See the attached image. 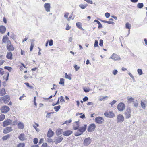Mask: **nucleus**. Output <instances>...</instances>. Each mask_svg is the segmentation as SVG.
<instances>
[{"instance_id":"f257e3e1","label":"nucleus","mask_w":147,"mask_h":147,"mask_svg":"<svg viewBox=\"0 0 147 147\" xmlns=\"http://www.w3.org/2000/svg\"><path fill=\"white\" fill-rule=\"evenodd\" d=\"M87 125L85 124L84 126L80 127L78 129V131L79 132H76L75 134V136H79L81 135L83 132H84L86 129Z\"/></svg>"},{"instance_id":"f03ea898","label":"nucleus","mask_w":147,"mask_h":147,"mask_svg":"<svg viewBox=\"0 0 147 147\" xmlns=\"http://www.w3.org/2000/svg\"><path fill=\"white\" fill-rule=\"evenodd\" d=\"M131 111L130 108L126 109L124 113L126 119H129L131 117Z\"/></svg>"},{"instance_id":"7ed1b4c3","label":"nucleus","mask_w":147,"mask_h":147,"mask_svg":"<svg viewBox=\"0 0 147 147\" xmlns=\"http://www.w3.org/2000/svg\"><path fill=\"white\" fill-rule=\"evenodd\" d=\"M125 105L122 102L119 103L117 105V108L119 111H122L125 109Z\"/></svg>"},{"instance_id":"20e7f679","label":"nucleus","mask_w":147,"mask_h":147,"mask_svg":"<svg viewBox=\"0 0 147 147\" xmlns=\"http://www.w3.org/2000/svg\"><path fill=\"white\" fill-rule=\"evenodd\" d=\"M124 118L123 116L121 114H119L117 116V122L118 123H121L123 122L124 120Z\"/></svg>"},{"instance_id":"39448f33","label":"nucleus","mask_w":147,"mask_h":147,"mask_svg":"<svg viewBox=\"0 0 147 147\" xmlns=\"http://www.w3.org/2000/svg\"><path fill=\"white\" fill-rule=\"evenodd\" d=\"M1 109L2 113H6L9 111L10 108L8 106H4L1 107Z\"/></svg>"},{"instance_id":"423d86ee","label":"nucleus","mask_w":147,"mask_h":147,"mask_svg":"<svg viewBox=\"0 0 147 147\" xmlns=\"http://www.w3.org/2000/svg\"><path fill=\"white\" fill-rule=\"evenodd\" d=\"M103 118L100 117H96L95 119V121L98 124H102L104 121Z\"/></svg>"},{"instance_id":"0eeeda50","label":"nucleus","mask_w":147,"mask_h":147,"mask_svg":"<svg viewBox=\"0 0 147 147\" xmlns=\"http://www.w3.org/2000/svg\"><path fill=\"white\" fill-rule=\"evenodd\" d=\"M104 115L106 117L110 118H112L115 116L114 114L111 111L105 112L104 113Z\"/></svg>"},{"instance_id":"6e6552de","label":"nucleus","mask_w":147,"mask_h":147,"mask_svg":"<svg viewBox=\"0 0 147 147\" xmlns=\"http://www.w3.org/2000/svg\"><path fill=\"white\" fill-rule=\"evenodd\" d=\"M12 122V121L9 119L3 122V126L5 127L8 125H11Z\"/></svg>"},{"instance_id":"1a4fd4ad","label":"nucleus","mask_w":147,"mask_h":147,"mask_svg":"<svg viewBox=\"0 0 147 147\" xmlns=\"http://www.w3.org/2000/svg\"><path fill=\"white\" fill-rule=\"evenodd\" d=\"M7 47L9 51H12L14 49V47L11 44V42L10 41H8Z\"/></svg>"},{"instance_id":"9d476101","label":"nucleus","mask_w":147,"mask_h":147,"mask_svg":"<svg viewBox=\"0 0 147 147\" xmlns=\"http://www.w3.org/2000/svg\"><path fill=\"white\" fill-rule=\"evenodd\" d=\"M96 126L94 124H91L88 128L87 130L89 132L93 131H94Z\"/></svg>"},{"instance_id":"9b49d317","label":"nucleus","mask_w":147,"mask_h":147,"mask_svg":"<svg viewBox=\"0 0 147 147\" xmlns=\"http://www.w3.org/2000/svg\"><path fill=\"white\" fill-rule=\"evenodd\" d=\"M91 142V140L90 137L85 139L84 141V144L86 146L89 145Z\"/></svg>"},{"instance_id":"f8f14e48","label":"nucleus","mask_w":147,"mask_h":147,"mask_svg":"<svg viewBox=\"0 0 147 147\" xmlns=\"http://www.w3.org/2000/svg\"><path fill=\"white\" fill-rule=\"evenodd\" d=\"M44 7L46 11L47 12L50 11L51 8L50 4L49 3H46L44 5Z\"/></svg>"},{"instance_id":"ddd939ff","label":"nucleus","mask_w":147,"mask_h":147,"mask_svg":"<svg viewBox=\"0 0 147 147\" xmlns=\"http://www.w3.org/2000/svg\"><path fill=\"white\" fill-rule=\"evenodd\" d=\"M12 131L11 127H7L4 129L3 130V133L4 134H7Z\"/></svg>"},{"instance_id":"4468645a","label":"nucleus","mask_w":147,"mask_h":147,"mask_svg":"<svg viewBox=\"0 0 147 147\" xmlns=\"http://www.w3.org/2000/svg\"><path fill=\"white\" fill-rule=\"evenodd\" d=\"M72 132H73L72 131L69 130H68L63 132V134L65 136H67L71 134L72 133Z\"/></svg>"},{"instance_id":"2eb2a0df","label":"nucleus","mask_w":147,"mask_h":147,"mask_svg":"<svg viewBox=\"0 0 147 147\" xmlns=\"http://www.w3.org/2000/svg\"><path fill=\"white\" fill-rule=\"evenodd\" d=\"M63 139V138L61 136H59L56 138L54 142H55V144H57L61 142L62 141Z\"/></svg>"},{"instance_id":"dca6fc26","label":"nucleus","mask_w":147,"mask_h":147,"mask_svg":"<svg viewBox=\"0 0 147 147\" xmlns=\"http://www.w3.org/2000/svg\"><path fill=\"white\" fill-rule=\"evenodd\" d=\"M10 99L9 96L7 95H6L3 98L2 100L4 103H6L9 102Z\"/></svg>"},{"instance_id":"f3484780","label":"nucleus","mask_w":147,"mask_h":147,"mask_svg":"<svg viewBox=\"0 0 147 147\" xmlns=\"http://www.w3.org/2000/svg\"><path fill=\"white\" fill-rule=\"evenodd\" d=\"M111 58L115 61L120 59V57L119 56L114 53L113 54Z\"/></svg>"},{"instance_id":"a211bd4d","label":"nucleus","mask_w":147,"mask_h":147,"mask_svg":"<svg viewBox=\"0 0 147 147\" xmlns=\"http://www.w3.org/2000/svg\"><path fill=\"white\" fill-rule=\"evenodd\" d=\"M54 134V132L51 129L49 130L47 134V136L49 138H51L52 137Z\"/></svg>"},{"instance_id":"6ab92c4d","label":"nucleus","mask_w":147,"mask_h":147,"mask_svg":"<svg viewBox=\"0 0 147 147\" xmlns=\"http://www.w3.org/2000/svg\"><path fill=\"white\" fill-rule=\"evenodd\" d=\"M6 30V27L3 26L1 25L0 26V33L3 34L4 33Z\"/></svg>"},{"instance_id":"aec40b11","label":"nucleus","mask_w":147,"mask_h":147,"mask_svg":"<svg viewBox=\"0 0 147 147\" xmlns=\"http://www.w3.org/2000/svg\"><path fill=\"white\" fill-rule=\"evenodd\" d=\"M24 136L25 135L24 133L20 134L18 137L19 139L22 141H24L26 140V138L24 137Z\"/></svg>"},{"instance_id":"412c9836","label":"nucleus","mask_w":147,"mask_h":147,"mask_svg":"<svg viewBox=\"0 0 147 147\" xmlns=\"http://www.w3.org/2000/svg\"><path fill=\"white\" fill-rule=\"evenodd\" d=\"M9 38L7 35L3 36L2 40L3 42L4 43H7V44L8 41H10L9 40Z\"/></svg>"},{"instance_id":"4be33fe9","label":"nucleus","mask_w":147,"mask_h":147,"mask_svg":"<svg viewBox=\"0 0 147 147\" xmlns=\"http://www.w3.org/2000/svg\"><path fill=\"white\" fill-rule=\"evenodd\" d=\"M6 57L8 59L11 60L12 59V54L11 52H8L6 55Z\"/></svg>"},{"instance_id":"5701e85b","label":"nucleus","mask_w":147,"mask_h":147,"mask_svg":"<svg viewBox=\"0 0 147 147\" xmlns=\"http://www.w3.org/2000/svg\"><path fill=\"white\" fill-rule=\"evenodd\" d=\"M76 25L77 28H78L79 29L81 30L83 29V28L82 26V24L81 22H77L76 23Z\"/></svg>"},{"instance_id":"b1692460","label":"nucleus","mask_w":147,"mask_h":147,"mask_svg":"<svg viewBox=\"0 0 147 147\" xmlns=\"http://www.w3.org/2000/svg\"><path fill=\"white\" fill-rule=\"evenodd\" d=\"M87 5H88L86 4H80L79 5V7H80L81 9H85L87 6Z\"/></svg>"},{"instance_id":"393cba45","label":"nucleus","mask_w":147,"mask_h":147,"mask_svg":"<svg viewBox=\"0 0 147 147\" xmlns=\"http://www.w3.org/2000/svg\"><path fill=\"white\" fill-rule=\"evenodd\" d=\"M18 126L19 128L23 129L24 128V125L23 123L20 122L18 124Z\"/></svg>"},{"instance_id":"a878e982","label":"nucleus","mask_w":147,"mask_h":147,"mask_svg":"<svg viewBox=\"0 0 147 147\" xmlns=\"http://www.w3.org/2000/svg\"><path fill=\"white\" fill-rule=\"evenodd\" d=\"M79 126V123H77V124H74L73 125V129L74 130L78 129Z\"/></svg>"},{"instance_id":"bb28decb","label":"nucleus","mask_w":147,"mask_h":147,"mask_svg":"<svg viewBox=\"0 0 147 147\" xmlns=\"http://www.w3.org/2000/svg\"><path fill=\"white\" fill-rule=\"evenodd\" d=\"M62 132V129H58L57 130L56 134L57 135H59L61 134Z\"/></svg>"},{"instance_id":"cd10ccee","label":"nucleus","mask_w":147,"mask_h":147,"mask_svg":"<svg viewBox=\"0 0 147 147\" xmlns=\"http://www.w3.org/2000/svg\"><path fill=\"white\" fill-rule=\"evenodd\" d=\"M59 84L62 85L63 86L64 85V79L63 78L60 79V81L59 82Z\"/></svg>"},{"instance_id":"c85d7f7f","label":"nucleus","mask_w":147,"mask_h":147,"mask_svg":"<svg viewBox=\"0 0 147 147\" xmlns=\"http://www.w3.org/2000/svg\"><path fill=\"white\" fill-rule=\"evenodd\" d=\"M10 136L9 134H7L2 137V139L3 140H7L8 138H9Z\"/></svg>"},{"instance_id":"c756f323","label":"nucleus","mask_w":147,"mask_h":147,"mask_svg":"<svg viewBox=\"0 0 147 147\" xmlns=\"http://www.w3.org/2000/svg\"><path fill=\"white\" fill-rule=\"evenodd\" d=\"M9 75V73H7V75H4L3 77L4 79L6 81L8 80V77Z\"/></svg>"},{"instance_id":"7c9ffc66","label":"nucleus","mask_w":147,"mask_h":147,"mask_svg":"<svg viewBox=\"0 0 147 147\" xmlns=\"http://www.w3.org/2000/svg\"><path fill=\"white\" fill-rule=\"evenodd\" d=\"M143 4L142 3H139L138 4L137 6L138 8L141 9L143 7Z\"/></svg>"},{"instance_id":"2f4dec72","label":"nucleus","mask_w":147,"mask_h":147,"mask_svg":"<svg viewBox=\"0 0 147 147\" xmlns=\"http://www.w3.org/2000/svg\"><path fill=\"white\" fill-rule=\"evenodd\" d=\"M5 115L4 114H2L0 115V121H3L5 118Z\"/></svg>"},{"instance_id":"473e14b6","label":"nucleus","mask_w":147,"mask_h":147,"mask_svg":"<svg viewBox=\"0 0 147 147\" xmlns=\"http://www.w3.org/2000/svg\"><path fill=\"white\" fill-rule=\"evenodd\" d=\"M60 107H61L59 105L58 106H55L54 107V109L55 110V111L56 112H57L59 111V110L60 109Z\"/></svg>"},{"instance_id":"72a5a7b5","label":"nucleus","mask_w":147,"mask_h":147,"mask_svg":"<svg viewBox=\"0 0 147 147\" xmlns=\"http://www.w3.org/2000/svg\"><path fill=\"white\" fill-rule=\"evenodd\" d=\"M25 144L24 143H20L17 146V147H24Z\"/></svg>"},{"instance_id":"f704fd0d","label":"nucleus","mask_w":147,"mask_h":147,"mask_svg":"<svg viewBox=\"0 0 147 147\" xmlns=\"http://www.w3.org/2000/svg\"><path fill=\"white\" fill-rule=\"evenodd\" d=\"M4 69H5L7 70L10 72L12 70V68L10 67L5 66L4 67Z\"/></svg>"},{"instance_id":"c9c22d12","label":"nucleus","mask_w":147,"mask_h":147,"mask_svg":"<svg viewBox=\"0 0 147 147\" xmlns=\"http://www.w3.org/2000/svg\"><path fill=\"white\" fill-rule=\"evenodd\" d=\"M5 93L6 92L4 89H2L0 90V94L2 95L5 94Z\"/></svg>"},{"instance_id":"e433bc0d","label":"nucleus","mask_w":147,"mask_h":147,"mask_svg":"<svg viewBox=\"0 0 147 147\" xmlns=\"http://www.w3.org/2000/svg\"><path fill=\"white\" fill-rule=\"evenodd\" d=\"M125 26L126 28L129 29L131 26V24L129 23H126L125 24Z\"/></svg>"},{"instance_id":"4c0bfd02","label":"nucleus","mask_w":147,"mask_h":147,"mask_svg":"<svg viewBox=\"0 0 147 147\" xmlns=\"http://www.w3.org/2000/svg\"><path fill=\"white\" fill-rule=\"evenodd\" d=\"M137 72L138 74L140 75H141L142 74V70L140 69H138L137 70Z\"/></svg>"},{"instance_id":"58836bf2","label":"nucleus","mask_w":147,"mask_h":147,"mask_svg":"<svg viewBox=\"0 0 147 147\" xmlns=\"http://www.w3.org/2000/svg\"><path fill=\"white\" fill-rule=\"evenodd\" d=\"M128 100V102L129 103H131L134 100V98L132 97H131L130 98H129L128 97L127 98Z\"/></svg>"},{"instance_id":"ea45409f","label":"nucleus","mask_w":147,"mask_h":147,"mask_svg":"<svg viewBox=\"0 0 147 147\" xmlns=\"http://www.w3.org/2000/svg\"><path fill=\"white\" fill-rule=\"evenodd\" d=\"M65 77L66 78L68 79L69 80H71V77L67 75V73L65 74Z\"/></svg>"},{"instance_id":"a19ab883","label":"nucleus","mask_w":147,"mask_h":147,"mask_svg":"<svg viewBox=\"0 0 147 147\" xmlns=\"http://www.w3.org/2000/svg\"><path fill=\"white\" fill-rule=\"evenodd\" d=\"M59 99H60V102H65V100L64 99H63V98L62 96H61L59 98Z\"/></svg>"},{"instance_id":"79ce46f5","label":"nucleus","mask_w":147,"mask_h":147,"mask_svg":"<svg viewBox=\"0 0 147 147\" xmlns=\"http://www.w3.org/2000/svg\"><path fill=\"white\" fill-rule=\"evenodd\" d=\"M71 121L72 120L71 119L69 120V121L67 120L64 123H63V124H66L67 125L69 123H71Z\"/></svg>"},{"instance_id":"37998d69","label":"nucleus","mask_w":147,"mask_h":147,"mask_svg":"<svg viewBox=\"0 0 147 147\" xmlns=\"http://www.w3.org/2000/svg\"><path fill=\"white\" fill-rule=\"evenodd\" d=\"M38 142V139L36 138H34V139L33 142L34 144H36Z\"/></svg>"},{"instance_id":"c03bdc74","label":"nucleus","mask_w":147,"mask_h":147,"mask_svg":"<svg viewBox=\"0 0 147 147\" xmlns=\"http://www.w3.org/2000/svg\"><path fill=\"white\" fill-rule=\"evenodd\" d=\"M94 46L95 47H96L98 46V41L97 40H96L95 41V42H94Z\"/></svg>"},{"instance_id":"a18cd8bd","label":"nucleus","mask_w":147,"mask_h":147,"mask_svg":"<svg viewBox=\"0 0 147 147\" xmlns=\"http://www.w3.org/2000/svg\"><path fill=\"white\" fill-rule=\"evenodd\" d=\"M69 13H65V15H64V17L65 18H67V20L68 21H69V19H68V16L69 15Z\"/></svg>"},{"instance_id":"49530a36","label":"nucleus","mask_w":147,"mask_h":147,"mask_svg":"<svg viewBox=\"0 0 147 147\" xmlns=\"http://www.w3.org/2000/svg\"><path fill=\"white\" fill-rule=\"evenodd\" d=\"M141 104L142 107L143 108L145 109L146 107L145 104L142 101H141Z\"/></svg>"},{"instance_id":"de8ad7c7","label":"nucleus","mask_w":147,"mask_h":147,"mask_svg":"<svg viewBox=\"0 0 147 147\" xmlns=\"http://www.w3.org/2000/svg\"><path fill=\"white\" fill-rule=\"evenodd\" d=\"M97 24L98 25V28L101 29L102 28V26L100 22H98Z\"/></svg>"},{"instance_id":"09e8293b","label":"nucleus","mask_w":147,"mask_h":147,"mask_svg":"<svg viewBox=\"0 0 147 147\" xmlns=\"http://www.w3.org/2000/svg\"><path fill=\"white\" fill-rule=\"evenodd\" d=\"M34 43L32 42L31 43V46H30V51H32V50L33 49L34 47Z\"/></svg>"},{"instance_id":"8fccbe9b","label":"nucleus","mask_w":147,"mask_h":147,"mask_svg":"<svg viewBox=\"0 0 147 147\" xmlns=\"http://www.w3.org/2000/svg\"><path fill=\"white\" fill-rule=\"evenodd\" d=\"M74 68L75 69V70L77 71L79 69L80 67L79 66H78L77 65H75L74 66Z\"/></svg>"},{"instance_id":"3c124183","label":"nucleus","mask_w":147,"mask_h":147,"mask_svg":"<svg viewBox=\"0 0 147 147\" xmlns=\"http://www.w3.org/2000/svg\"><path fill=\"white\" fill-rule=\"evenodd\" d=\"M100 46L102 47L103 46V40L102 39L100 40V43L99 44Z\"/></svg>"},{"instance_id":"603ef678","label":"nucleus","mask_w":147,"mask_h":147,"mask_svg":"<svg viewBox=\"0 0 147 147\" xmlns=\"http://www.w3.org/2000/svg\"><path fill=\"white\" fill-rule=\"evenodd\" d=\"M83 90L86 93L90 91V90L87 88H83Z\"/></svg>"},{"instance_id":"864d4df0","label":"nucleus","mask_w":147,"mask_h":147,"mask_svg":"<svg viewBox=\"0 0 147 147\" xmlns=\"http://www.w3.org/2000/svg\"><path fill=\"white\" fill-rule=\"evenodd\" d=\"M53 41L52 39H51L49 42V45L50 46L53 45Z\"/></svg>"},{"instance_id":"5fc2aeb1","label":"nucleus","mask_w":147,"mask_h":147,"mask_svg":"<svg viewBox=\"0 0 147 147\" xmlns=\"http://www.w3.org/2000/svg\"><path fill=\"white\" fill-rule=\"evenodd\" d=\"M47 142L49 143H51V142H53V140L51 138H47Z\"/></svg>"},{"instance_id":"6e6d98bb","label":"nucleus","mask_w":147,"mask_h":147,"mask_svg":"<svg viewBox=\"0 0 147 147\" xmlns=\"http://www.w3.org/2000/svg\"><path fill=\"white\" fill-rule=\"evenodd\" d=\"M110 16V13H109L107 12L105 14V16L107 18H108Z\"/></svg>"},{"instance_id":"4d7b16f0","label":"nucleus","mask_w":147,"mask_h":147,"mask_svg":"<svg viewBox=\"0 0 147 147\" xmlns=\"http://www.w3.org/2000/svg\"><path fill=\"white\" fill-rule=\"evenodd\" d=\"M118 72V71L117 70H114L113 71V72H112V73H113V74L114 75H116V74H117V73Z\"/></svg>"},{"instance_id":"13d9d810","label":"nucleus","mask_w":147,"mask_h":147,"mask_svg":"<svg viewBox=\"0 0 147 147\" xmlns=\"http://www.w3.org/2000/svg\"><path fill=\"white\" fill-rule=\"evenodd\" d=\"M116 102V101L115 100H113V101L111 102L110 103V104H111V106H112Z\"/></svg>"},{"instance_id":"bf43d9fd","label":"nucleus","mask_w":147,"mask_h":147,"mask_svg":"<svg viewBox=\"0 0 147 147\" xmlns=\"http://www.w3.org/2000/svg\"><path fill=\"white\" fill-rule=\"evenodd\" d=\"M86 1L87 2V3H89L90 4H92L93 3V2L91 0H84Z\"/></svg>"},{"instance_id":"052dcab7","label":"nucleus","mask_w":147,"mask_h":147,"mask_svg":"<svg viewBox=\"0 0 147 147\" xmlns=\"http://www.w3.org/2000/svg\"><path fill=\"white\" fill-rule=\"evenodd\" d=\"M88 98L87 96L85 97L83 99V101L85 102L88 100Z\"/></svg>"},{"instance_id":"680f3d73","label":"nucleus","mask_w":147,"mask_h":147,"mask_svg":"<svg viewBox=\"0 0 147 147\" xmlns=\"http://www.w3.org/2000/svg\"><path fill=\"white\" fill-rule=\"evenodd\" d=\"M71 28V27L68 24H67L66 28V30H69Z\"/></svg>"},{"instance_id":"e2e57ef3","label":"nucleus","mask_w":147,"mask_h":147,"mask_svg":"<svg viewBox=\"0 0 147 147\" xmlns=\"http://www.w3.org/2000/svg\"><path fill=\"white\" fill-rule=\"evenodd\" d=\"M47 144L46 143H43L42 146V147H47Z\"/></svg>"},{"instance_id":"0e129e2a","label":"nucleus","mask_w":147,"mask_h":147,"mask_svg":"<svg viewBox=\"0 0 147 147\" xmlns=\"http://www.w3.org/2000/svg\"><path fill=\"white\" fill-rule=\"evenodd\" d=\"M52 113V112H50V113H48L47 115H46V117H48L49 118V117H50V115L52 114V113Z\"/></svg>"},{"instance_id":"69168bd1","label":"nucleus","mask_w":147,"mask_h":147,"mask_svg":"<svg viewBox=\"0 0 147 147\" xmlns=\"http://www.w3.org/2000/svg\"><path fill=\"white\" fill-rule=\"evenodd\" d=\"M13 124H12L11 125H16L17 124V120H15V121H14L13 122Z\"/></svg>"},{"instance_id":"338daca9","label":"nucleus","mask_w":147,"mask_h":147,"mask_svg":"<svg viewBox=\"0 0 147 147\" xmlns=\"http://www.w3.org/2000/svg\"><path fill=\"white\" fill-rule=\"evenodd\" d=\"M43 141H44V139L43 138L40 139L39 140V144H40L42 143L43 142Z\"/></svg>"},{"instance_id":"774afa93","label":"nucleus","mask_w":147,"mask_h":147,"mask_svg":"<svg viewBox=\"0 0 147 147\" xmlns=\"http://www.w3.org/2000/svg\"><path fill=\"white\" fill-rule=\"evenodd\" d=\"M80 117L82 119L85 118V115L84 114H83L82 115L80 116Z\"/></svg>"}]
</instances>
